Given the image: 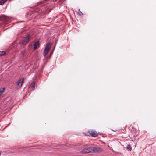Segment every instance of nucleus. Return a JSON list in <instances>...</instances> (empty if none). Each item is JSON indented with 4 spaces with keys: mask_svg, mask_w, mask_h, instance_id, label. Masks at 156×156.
<instances>
[{
    "mask_svg": "<svg viewBox=\"0 0 156 156\" xmlns=\"http://www.w3.org/2000/svg\"><path fill=\"white\" fill-rule=\"evenodd\" d=\"M102 148L100 147H90L88 148H84L80 151L83 153H89L94 152H100L103 151Z\"/></svg>",
    "mask_w": 156,
    "mask_h": 156,
    "instance_id": "obj_1",
    "label": "nucleus"
},
{
    "mask_svg": "<svg viewBox=\"0 0 156 156\" xmlns=\"http://www.w3.org/2000/svg\"><path fill=\"white\" fill-rule=\"evenodd\" d=\"M1 26H5L10 22L9 18L4 15H1Z\"/></svg>",
    "mask_w": 156,
    "mask_h": 156,
    "instance_id": "obj_2",
    "label": "nucleus"
},
{
    "mask_svg": "<svg viewBox=\"0 0 156 156\" xmlns=\"http://www.w3.org/2000/svg\"><path fill=\"white\" fill-rule=\"evenodd\" d=\"M51 46V43L50 42L46 44L43 54V55L44 56H45L48 53Z\"/></svg>",
    "mask_w": 156,
    "mask_h": 156,
    "instance_id": "obj_3",
    "label": "nucleus"
},
{
    "mask_svg": "<svg viewBox=\"0 0 156 156\" xmlns=\"http://www.w3.org/2000/svg\"><path fill=\"white\" fill-rule=\"evenodd\" d=\"M30 37V35H27V36L24 37L23 39L21 41V44L23 45H26L29 42Z\"/></svg>",
    "mask_w": 156,
    "mask_h": 156,
    "instance_id": "obj_4",
    "label": "nucleus"
},
{
    "mask_svg": "<svg viewBox=\"0 0 156 156\" xmlns=\"http://www.w3.org/2000/svg\"><path fill=\"white\" fill-rule=\"evenodd\" d=\"M88 132L90 135L94 137H96L98 136V133L95 131L90 130L88 131Z\"/></svg>",
    "mask_w": 156,
    "mask_h": 156,
    "instance_id": "obj_5",
    "label": "nucleus"
},
{
    "mask_svg": "<svg viewBox=\"0 0 156 156\" xmlns=\"http://www.w3.org/2000/svg\"><path fill=\"white\" fill-rule=\"evenodd\" d=\"M24 80L23 78L20 79L17 82V86L18 87L20 88L21 87L23 82Z\"/></svg>",
    "mask_w": 156,
    "mask_h": 156,
    "instance_id": "obj_6",
    "label": "nucleus"
},
{
    "mask_svg": "<svg viewBox=\"0 0 156 156\" xmlns=\"http://www.w3.org/2000/svg\"><path fill=\"white\" fill-rule=\"evenodd\" d=\"M39 46V42L38 41L35 42L34 45L33 47L34 48V49L35 50L37 48V46Z\"/></svg>",
    "mask_w": 156,
    "mask_h": 156,
    "instance_id": "obj_7",
    "label": "nucleus"
},
{
    "mask_svg": "<svg viewBox=\"0 0 156 156\" xmlns=\"http://www.w3.org/2000/svg\"><path fill=\"white\" fill-rule=\"evenodd\" d=\"M126 149L131 151L132 150V147L130 145H127L126 147Z\"/></svg>",
    "mask_w": 156,
    "mask_h": 156,
    "instance_id": "obj_8",
    "label": "nucleus"
},
{
    "mask_svg": "<svg viewBox=\"0 0 156 156\" xmlns=\"http://www.w3.org/2000/svg\"><path fill=\"white\" fill-rule=\"evenodd\" d=\"M35 83L34 82L33 83L31 84V88L32 89V90H34L35 88Z\"/></svg>",
    "mask_w": 156,
    "mask_h": 156,
    "instance_id": "obj_9",
    "label": "nucleus"
},
{
    "mask_svg": "<svg viewBox=\"0 0 156 156\" xmlns=\"http://www.w3.org/2000/svg\"><path fill=\"white\" fill-rule=\"evenodd\" d=\"M7 0H1V5H2Z\"/></svg>",
    "mask_w": 156,
    "mask_h": 156,
    "instance_id": "obj_10",
    "label": "nucleus"
},
{
    "mask_svg": "<svg viewBox=\"0 0 156 156\" xmlns=\"http://www.w3.org/2000/svg\"><path fill=\"white\" fill-rule=\"evenodd\" d=\"M78 13L80 15H83V13H82V12L80 10V9H79L78 10Z\"/></svg>",
    "mask_w": 156,
    "mask_h": 156,
    "instance_id": "obj_11",
    "label": "nucleus"
},
{
    "mask_svg": "<svg viewBox=\"0 0 156 156\" xmlns=\"http://www.w3.org/2000/svg\"><path fill=\"white\" fill-rule=\"evenodd\" d=\"M5 88H3L2 90H1V95L2 93H3L5 91Z\"/></svg>",
    "mask_w": 156,
    "mask_h": 156,
    "instance_id": "obj_12",
    "label": "nucleus"
},
{
    "mask_svg": "<svg viewBox=\"0 0 156 156\" xmlns=\"http://www.w3.org/2000/svg\"><path fill=\"white\" fill-rule=\"evenodd\" d=\"M5 54V52L4 51H1V56L4 55Z\"/></svg>",
    "mask_w": 156,
    "mask_h": 156,
    "instance_id": "obj_13",
    "label": "nucleus"
},
{
    "mask_svg": "<svg viewBox=\"0 0 156 156\" xmlns=\"http://www.w3.org/2000/svg\"><path fill=\"white\" fill-rule=\"evenodd\" d=\"M25 51H22L21 52V54L23 56L24 55Z\"/></svg>",
    "mask_w": 156,
    "mask_h": 156,
    "instance_id": "obj_14",
    "label": "nucleus"
},
{
    "mask_svg": "<svg viewBox=\"0 0 156 156\" xmlns=\"http://www.w3.org/2000/svg\"><path fill=\"white\" fill-rule=\"evenodd\" d=\"M53 53V51H52L51 52H50V56L52 55V54Z\"/></svg>",
    "mask_w": 156,
    "mask_h": 156,
    "instance_id": "obj_15",
    "label": "nucleus"
},
{
    "mask_svg": "<svg viewBox=\"0 0 156 156\" xmlns=\"http://www.w3.org/2000/svg\"><path fill=\"white\" fill-rule=\"evenodd\" d=\"M21 149H19V151H23L21 150Z\"/></svg>",
    "mask_w": 156,
    "mask_h": 156,
    "instance_id": "obj_16",
    "label": "nucleus"
},
{
    "mask_svg": "<svg viewBox=\"0 0 156 156\" xmlns=\"http://www.w3.org/2000/svg\"><path fill=\"white\" fill-rule=\"evenodd\" d=\"M51 9H49V12H49L51 11Z\"/></svg>",
    "mask_w": 156,
    "mask_h": 156,
    "instance_id": "obj_17",
    "label": "nucleus"
},
{
    "mask_svg": "<svg viewBox=\"0 0 156 156\" xmlns=\"http://www.w3.org/2000/svg\"><path fill=\"white\" fill-rule=\"evenodd\" d=\"M53 1H56L57 0H53Z\"/></svg>",
    "mask_w": 156,
    "mask_h": 156,
    "instance_id": "obj_18",
    "label": "nucleus"
}]
</instances>
